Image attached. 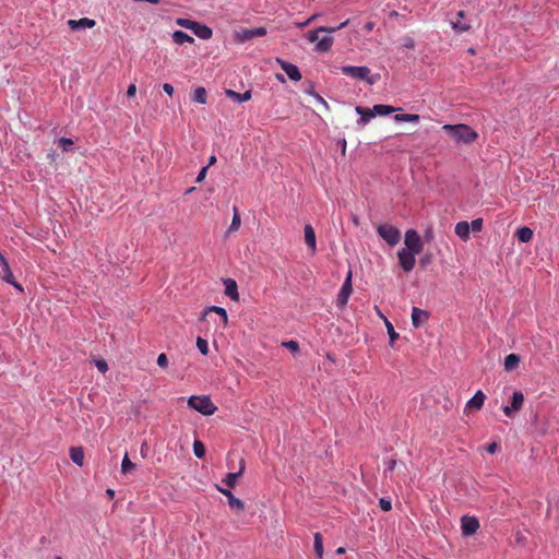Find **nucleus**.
<instances>
[{
	"label": "nucleus",
	"mask_w": 559,
	"mask_h": 559,
	"mask_svg": "<svg viewBox=\"0 0 559 559\" xmlns=\"http://www.w3.org/2000/svg\"><path fill=\"white\" fill-rule=\"evenodd\" d=\"M348 22L349 21L346 20L345 22L341 23L336 27L320 26V27L316 28L314 31L309 32L307 34V39L310 43H316L314 50L317 52H320V53L328 52L331 50L333 43H334V38L330 34L345 27L348 24Z\"/></svg>",
	"instance_id": "obj_1"
},
{
	"label": "nucleus",
	"mask_w": 559,
	"mask_h": 559,
	"mask_svg": "<svg viewBox=\"0 0 559 559\" xmlns=\"http://www.w3.org/2000/svg\"><path fill=\"white\" fill-rule=\"evenodd\" d=\"M442 129L456 142L465 144H471L478 138L477 132L467 124H444Z\"/></svg>",
	"instance_id": "obj_2"
},
{
	"label": "nucleus",
	"mask_w": 559,
	"mask_h": 559,
	"mask_svg": "<svg viewBox=\"0 0 559 559\" xmlns=\"http://www.w3.org/2000/svg\"><path fill=\"white\" fill-rule=\"evenodd\" d=\"M188 406L204 416L213 415L217 407L207 395H192L188 400Z\"/></svg>",
	"instance_id": "obj_3"
},
{
	"label": "nucleus",
	"mask_w": 559,
	"mask_h": 559,
	"mask_svg": "<svg viewBox=\"0 0 559 559\" xmlns=\"http://www.w3.org/2000/svg\"><path fill=\"white\" fill-rule=\"evenodd\" d=\"M378 234L384 239L390 246H395L401 240L400 230L389 224H383L378 226Z\"/></svg>",
	"instance_id": "obj_4"
},
{
	"label": "nucleus",
	"mask_w": 559,
	"mask_h": 559,
	"mask_svg": "<svg viewBox=\"0 0 559 559\" xmlns=\"http://www.w3.org/2000/svg\"><path fill=\"white\" fill-rule=\"evenodd\" d=\"M341 72L346 76L357 80H367L370 84L373 83V81L368 79L370 73V69L368 67L343 66L341 68Z\"/></svg>",
	"instance_id": "obj_5"
},
{
	"label": "nucleus",
	"mask_w": 559,
	"mask_h": 559,
	"mask_svg": "<svg viewBox=\"0 0 559 559\" xmlns=\"http://www.w3.org/2000/svg\"><path fill=\"white\" fill-rule=\"evenodd\" d=\"M405 246L406 250L413 251L417 254H419L423 249L424 245L421 241V238L419 234L415 229H408L405 234Z\"/></svg>",
	"instance_id": "obj_6"
},
{
	"label": "nucleus",
	"mask_w": 559,
	"mask_h": 559,
	"mask_svg": "<svg viewBox=\"0 0 559 559\" xmlns=\"http://www.w3.org/2000/svg\"><path fill=\"white\" fill-rule=\"evenodd\" d=\"M353 293L352 286V271L348 272L336 298V305L338 308H344L349 299V296Z\"/></svg>",
	"instance_id": "obj_7"
},
{
	"label": "nucleus",
	"mask_w": 559,
	"mask_h": 559,
	"mask_svg": "<svg viewBox=\"0 0 559 559\" xmlns=\"http://www.w3.org/2000/svg\"><path fill=\"white\" fill-rule=\"evenodd\" d=\"M416 254L417 253L406 250L404 248L399 250L397 257H399L400 265L402 266V269L405 272H411L414 269L415 263H416V259H415Z\"/></svg>",
	"instance_id": "obj_8"
},
{
	"label": "nucleus",
	"mask_w": 559,
	"mask_h": 559,
	"mask_svg": "<svg viewBox=\"0 0 559 559\" xmlns=\"http://www.w3.org/2000/svg\"><path fill=\"white\" fill-rule=\"evenodd\" d=\"M0 265L2 266V272L0 274V277L4 282L13 285L15 288H17L19 290L22 292L23 290L22 286L14 281V276H13V273H12V271L10 269V265H9L7 259L3 257V254L1 252H0Z\"/></svg>",
	"instance_id": "obj_9"
},
{
	"label": "nucleus",
	"mask_w": 559,
	"mask_h": 559,
	"mask_svg": "<svg viewBox=\"0 0 559 559\" xmlns=\"http://www.w3.org/2000/svg\"><path fill=\"white\" fill-rule=\"evenodd\" d=\"M479 528V521L475 516H463L461 519V530L464 536H471Z\"/></svg>",
	"instance_id": "obj_10"
},
{
	"label": "nucleus",
	"mask_w": 559,
	"mask_h": 559,
	"mask_svg": "<svg viewBox=\"0 0 559 559\" xmlns=\"http://www.w3.org/2000/svg\"><path fill=\"white\" fill-rule=\"evenodd\" d=\"M276 61L292 81L298 82L301 80L302 76L297 66L289 63L285 60H282L280 58H277Z\"/></svg>",
	"instance_id": "obj_11"
},
{
	"label": "nucleus",
	"mask_w": 559,
	"mask_h": 559,
	"mask_svg": "<svg viewBox=\"0 0 559 559\" xmlns=\"http://www.w3.org/2000/svg\"><path fill=\"white\" fill-rule=\"evenodd\" d=\"M216 488L227 498L228 504L233 510H236L237 512L243 511L245 503L239 498H236L229 489H225L218 485Z\"/></svg>",
	"instance_id": "obj_12"
},
{
	"label": "nucleus",
	"mask_w": 559,
	"mask_h": 559,
	"mask_svg": "<svg viewBox=\"0 0 559 559\" xmlns=\"http://www.w3.org/2000/svg\"><path fill=\"white\" fill-rule=\"evenodd\" d=\"M265 27H257V28H245L240 33L237 34L238 38L241 41L250 40L254 37H262L266 35Z\"/></svg>",
	"instance_id": "obj_13"
},
{
	"label": "nucleus",
	"mask_w": 559,
	"mask_h": 559,
	"mask_svg": "<svg viewBox=\"0 0 559 559\" xmlns=\"http://www.w3.org/2000/svg\"><path fill=\"white\" fill-rule=\"evenodd\" d=\"M429 319V313L426 310H423L417 307H413L412 309V324L415 329H418L423 324H425Z\"/></svg>",
	"instance_id": "obj_14"
},
{
	"label": "nucleus",
	"mask_w": 559,
	"mask_h": 559,
	"mask_svg": "<svg viewBox=\"0 0 559 559\" xmlns=\"http://www.w3.org/2000/svg\"><path fill=\"white\" fill-rule=\"evenodd\" d=\"M305 241L311 251V254H314L317 251L316 231L310 224L305 226Z\"/></svg>",
	"instance_id": "obj_15"
},
{
	"label": "nucleus",
	"mask_w": 559,
	"mask_h": 559,
	"mask_svg": "<svg viewBox=\"0 0 559 559\" xmlns=\"http://www.w3.org/2000/svg\"><path fill=\"white\" fill-rule=\"evenodd\" d=\"M96 22L88 17H82L80 20H69L68 25L72 31H78L80 28H92L94 27Z\"/></svg>",
	"instance_id": "obj_16"
},
{
	"label": "nucleus",
	"mask_w": 559,
	"mask_h": 559,
	"mask_svg": "<svg viewBox=\"0 0 559 559\" xmlns=\"http://www.w3.org/2000/svg\"><path fill=\"white\" fill-rule=\"evenodd\" d=\"M356 112L360 116V118L357 120L358 124L365 126L367 124L372 118H374V111L370 108L356 106L355 108Z\"/></svg>",
	"instance_id": "obj_17"
},
{
	"label": "nucleus",
	"mask_w": 559,
	"mask_h": 559,
	"mask_svg": "<svg viewBox=\"0 0 559 559\" xmlns=\"http://www.w3.org/2000/svg\"><path fill=\"white\" fill-rule=\"evenodd\" d=\"M225 285V295L228 296L231 300L238 301V286L237 283L231 278L224 280Z\"/></svg>",
	"instance_id": "obj_18"
},
{
	"label": "nucleus",
	"mask_w": 559,
	"mask_h": 559,
	"mask_svg": "<svg viewBox=\"0 0 559 559\" xmlns=\"http://www.w3.org/2000/svg\"><path fill=\"white\" fill-rule=\"evenodd\" d=\"M195 36L201 39H210L213 35L212 29L205 24H201L195 22L193 28L191 29Z\"/></svg>",
	"instance_id": "obj_19"
},
{
	"label": "nucleus",
	"mask_w": 559,
	"mask_h": 559,
	"mask_svg": "<svg viewBox=\"0 0 559 559\" xmlns=\"http://www.w3.org/2000/svg\"><path fill=\"white\" fill-rule=\"evenodd\" d=\"M243 469H245V460L241 459L239 471L235 472V473L226 474L225 478L223 479V483L226 484L228 487H235L237 479L242 475Z\"/></svg>",
	"instance_id": "obj_20"
},
{
	"label": "nucleus",
	"mask_w": 559,
	"mask_h": 559,
	"mask_svg": "<svg viewBox=\"0 0 559 559\" xmlns=\"http://www.w3.org/2000/svg\"><path fill=\"white\" fill-rule=\"evenodd\" d=\"M226 96L237 103H245L251 99V91H246L245 93H238L233 90L225 91Z\"/></svg>",
	"instance_id": "obj_21"
},
{
	"label": "nucleus",
	"mask_w": 559,
	"mask_h": 559,
	"mask_svg": "<svg viewBox=\"0 0 559 559\" xmlns=\"http://www.w3.org/2000/svg\"><path fill=\"white\" fill-rule=\"evenodd\" d=\"M485 394L483 393V391L478 390L474 396L467 402L466 404V407H468L469 409H480L484 405V402H485Z\"/></svg>",
	"instance_id": "obj_22"
},
{
	"label": "nucleus",
	"mask_w": 559,
	"mask_h": 559,
	"mask_svg": "<svg viewBox=\"0 0 559 559\" xmlns=\"http://www.w3.org/2000/svg\"><path fill=\"white\" fill-rule=\"evenodd\" d=\"M456 16H457V19L455 21L451 22V25H452L453 29L456 31L457 33H463V32L469 31L471 29V25L467 24V23H464L462 21L464 19V16H465L464 11H459Z\"/></svg>",
	"instance_id": "obj_23"
},
{
	"label": "nucleus",
	"mask_w": 559,
	"mask_h": 559,
	"mask_svg": "<svg viewBox=\"0 0 559 559\" xmlns=\"http://www.w3.org/2000/svg\"><path fill=\"white\" fill-rule=\"evenodd\" d=\"M455 234L462 239V240H467L469 238V234H471V227H469V224L467 222H459L456 225H455Z\"/></svg>",
	"instance_id": "obj_24"
},
{
	"label": "nucleus",
	"mask_w": 559,
	"mask_h": 559,
	"mask_svg": "<svg viewBox=\"0 0 559 559\" xmlns=\"http://www.w3.org/2000/svg\"><path fill=\"white\" fill-rule=\"evenodd\" d=\"M70 457L79 466L84 464V451L81 447H73L70 449Z\"/></svg>",
	"instance_id": "obj_25"
},
{
	"label": "nucleus",
	"mask_w": 559,
	"mask_h": 559,
	"mask_svg": "<svg viewBox=\"0 0 559 559\" xmlns=\"http://www.w3.org/2000/svg\"><path fill=\"white\" fill-rule=\"evenodd\" d=\"M209 312H215L216 314H218L222 318L223 326L225 328L227 325L228 316L224 308L218 306H211L204 310L203 314L206 316Z\"/></svg>",
	"instance_id": "obj_26"
},
{
	"label": "nucleus",
	"mask_w": 559,
	"mask_h": 559,
	"mask_svg": "<svg viewBox=\"0 0 559 559\" xmlns=\"http://www.w3.org/2000/svg\"><path fill=\"white\" fill-rule=\"evenodd\" d=\"M519 364H520V356L516 354H509L504 358V370L512 371L515 368H518Z\"/></svg>",
	"instance_id": "obj_27"
},
{
	"label": "nucleus",
	"mask_w": 559,
	"mask_h": 559,
	"mask_svg": "<svg viewBox=\"0 0 559 559\" xmlns=\"http://www.w3.org/2000/svg\"><path fill=\"white\" fill-rule=\"evenodd\" d=\"M173 39L178 45H183L185 43L192 44L194 41V38L188 35L187 33L182 31H175L173 33Z\"/></svg>",
	"instance_id": "obj_28"
},
{
	"label": "nucleus",
	"mask_w": 559,
	"mask_h": 559,
	"mask_svg": "<svg viewBox=\"0 0 559 559\" xmlns=\"http://www.w3.org/2000/svg\"><path fill=\"white\" fill-rule=\"evenodd\" d=\"M191 99L198 104H206V90L202 86L197 87L191 95Z\"/></svg>",
	"instance_id": "obj_29"
},
{
	"label": "nucleus",
	"mask_w": 559,
	"mask_h": 559,
	"mask_svg": "<svg viewBox=\"0 0 559 559\" xmlns=\"http://www.w3.org/2000/svg\"><path fill=\"white\" fill-rule=\"evenodd\" d=\"M516 238L519 239V241L521 242H528L533 239V230L528 227H520L518 230H516Z\"/></svg>",
	"instance_id": "obj_30"
},
{
	"label": "nucleus",
	"mask_w": 559,
	"mask_h": 559,
	"mask_svg": "<svg viewBox=\"0 0 559 559\" xmlns=\"http://www.w3.org/2000/svg\"><path fill=\"white\" fill-rule=\"evenodd\" d=\"M240 225H241L240 214L238 212V209L234 207V215H233L231 224L229 225L228 229L226 230V236L229 235L230 233L237 231L239 229Z\"/></svg>",
	"instance_id": "obj_31"
},
{
	"label": "nucleus",
	"mask_w": 559,
	"mask_h": 559,
	"mask_svg": "<svg viewBox=\"0 0 559 559\" xmlns=\"http://www.w3.org/2000/svg\"><path fill=\"white\" fill-rule=\"evenodd\" d=\"M524 404V395L522 392L516 391L512 394L511 406L513 409L519 412Z\"/></svg>",
	"instance_id": "obj_32"
},
{
	"label": "nucleus",
	"mask_w": 559,
	"mask_h": 559,
	"mask_svg": "<svg viewBox=\"0 0 559 559\" xmlns=\"http://www.w3.org/2000/svg\"><path fill=\"white\" fill-rule=\"evenodd\" d=\"M394 119L400 122H418L419 116L414 114H397Z\"/></svg>",
	"instance_id": "obj_33"
},
{
	"label": "nucleus",
	"mask_w": 559,
	"mask_h": 559,
	"mask_svg": "<svg viewBox=\"0 0 559 559\" xmlns=\"http://www.w3.org/2000/svg\"><path fill=\"white\" fill-rule=\"evenodd\" d=\"M384 325L390 337V346H393L394 342L399 338L400 335L395 332L393 324L386 318H384Z\"/></svg>",
	"instance_id": "obj_34"
},
{
	"label": "nucleus",
	"mask_w": 559,
	"mask_h": 559,
	"mask_svg": "<svg viewBox=\"0 0 559 559\" xmlns=\"http://www.w3.org/2000/svg\"><path fill=\"white\" fill-rule=\"evenodd\" d=\"M371 110L374 111V116L376 115L385 116V115L393 112L395 109H394V107L389 106V105H374Z\"/></svg>",
	"instance_id": "obj_35"
},
{
	"label": "nucleus",
	"mask_w": 559,
	"mask_h": 559,
	"mask_svg": "<svg viewBox=\"0 0 559 559\" xmlns=\"http://www.w3.org/2000/svg\"><path fill=\"white\" fill-rule=\"evenodd\" d=\"M314 551L319 558L323 556V539L320 533L314 534Z\"/></svg>",
	"instance_id": "obj_36"
},
{
	"label": "nucleus",
	"mask_w": 559,
	"mask_h": 559,
	"mask_svg": "<svg viewBox=\"0 0 559 559\" xmlns=\"http://www.w3.org/2000/svg\"><path fill=\"white\" fill-rule=\"evenodd\" d=\"M193 453L198 459H202L205 455V445L200 440H194L193 442Z\"/></svg>",
	"instance_id": "obj_37"
},
{
	"label": "nucleus",
	"mask_w": 559,
	"mask_h": 559,
	"mask_svg": "<svg viewBox=\"0 0 559 559\" xmlns=\"http://www.w3.org/2000/svg\"><path fill=\"white\" fill-rule=\"evenodd\" d=\"M134 467H135V465L130 461L128 454H126L123 456V460L121 463V472L123 474H127V473L131 472Z\"/></svg>",
	"instance_id": "obj_38"
},
{
	"label": "nucleus",
	"mask_w": 559,
	"mask_h": 559,
	"mask_svg": "<svg viewBox=\"0 0 559 559\" xmlns=\"http://www.w3.org/2000/svg\"><path fill=\"white\" fill-rule=\"evenodd\" d=\"M197 347L198 349L203 354V355H207L209 353V344H207V341L202 338V337H198L197 338Z\"/></svg>",
	"instance_id": "obj_39"
},
{
	"label": "nucleus",
	"mask_w": 559,
	"mask_h": 559,
	"mask_svg": "<svg viewBox=\"0 0 559 559\" xmlns=\"http://www.w3.org/2000/svg\"><path fill=\"white\" fill-rule=\"evenodd\" d=\"M73 141L69 138H60L59 139V145L64 152H69L72 150Z\"/></svg>",
	"instance_id": "obj_40"
},
{
	"label": "nucleus",
	"mask_w": 559,
	"mask_h": 559,
	"mask_svg": "<svg viewBox=\"0 0 559 559\" xmlns=\"http://www.w3.org/2000/svg\"><path fill=\"white\" fill-rule=\"evenodd\" d=\"M282 345L293 353H297L299 350L298 342L293 341V340L283 342Z\"/></svg>",
	"instance_id": "obj_41"
},
{
	"label": "nucleus",
	"mask_w": 559,
	"mask_h": 559,
	"mask_svg": "<svg viewBox=\"0 0 559 559\" xmlns=\"http://www.w3.org/2000/svg\"><path fill=\"white\" fill-rule=\"evenodd\" d=\"M176 23L177 25L191 31L195 22L188 19H178Z\"/></svg>",
	"instance_id": "obj_42"
},
{
	"label": "nucleus",
	"mask_w": 559,
	"mask_h": 559,
	"mask_svg": "<svg viewBox=\"0 0 559 559\" xmlns=\"http://www.w3.org/2000/svg\"><path fill=\"white\" fill-rule=\"evenodd\" d=\"M469 227L473 231H480L483 228V219L481 218L473 219L472 223L469 224Z\"/></svg>",
	"instance_id": "obj_43"
},
{
	"label": "nucleus",
	"mask_w": 559,
	"mask_h": 559,
	"mask_svg": "<svg viewBox=\"0 0 559 559\" xmlns=\"http://www.w3.org/2000/svg\"><path fill=\"white\" fill-rule=\"evenodd\" d=\"M157 365L162 368H167L168 366V358H167V355L162 353L158 355L157 357Z\"/></svg>",
	"instance_id": "obj_44"
},
{
	"label": "nucleus",
	"mask_w": 559,
	"mask_h": 559,
	"mask_svg": "<svg viewBox=\"0 0 559 559\" xmlns=\"http://www.w3.org/2000/svg\"><path fill=\"white\" fill-rule=\"evenodd\" d=\"M95 365L102 373H105L108 370V365L104 359L97 360Z\"/></svg>",
	"instance_id": "obj_45"
},
{
	"label": "nucleus",
	"mask_w": 559,
	"mask_h": 559,
	"mask_svg": "<svg viewBox=\"0 0 559 559\" xmlns=\"http://www.w3.org/2000/svg\"><path fill=\"white\" fill-rule=\"evenodd\" d=\"M209 166H204L198 174L195 181L202 182L207 174Z\"/></svg>",
	"instance_id": "obj_46"
},
{
	"label": "nucleus",
	"mask_w": 559,
	"mask_h": 559,
	"mask_svg": "<svg viewBox=\"0 0 559 559\" xmlns=\"http://www.w3.org/2000/svg\"><path fill=\"white\" fill-rule=\"evenodd\" d=\"M380 508L383 510V511H390L392 509V504H391V501L386 500V499H380Z\"/></svg>",
	"instance_id": "obj_47"
},
{
	"label": "nucleus",
	"mask_w": 559,
	"mask_h": 559,
	"mask_svg": "<svg viewBox=\"0 0 559 559\" xmlns=\"http://www.w3.org/2000/svg\"><path fill=\"white\" fill-rule=\"evenodd\" d=\"M502 411L504 413L506 416L508 417H513L514 413L516 412L515 409L512 408V406L510 405H506L502 407Z\"/></svg>",
	"instance_id": "obj_48"
},
{
	"label": "nucleus",
	"mask_w": 559,
	"mask_h": 559,
	"mask_svg": "<svg viewBox=\"0 0 559 559\" xmlns=\"http://www.w3.org/2000/svg\"><path fill=\"white\" fill-rule=\"evenodd\" d=\"M396 466V460L394 459H390L388 462H386V469H385V473L388 472H393V469L395 468Z\"/></svg>",
	"instance_id": "obj_49"
},
{
	"label": "nucleus",
	"mask_w": 559,
	"mask_h": 559,
	"mask_svg": "<svg viewBox=\"0 0 559 559\" xmlns=\"http://www.w3.org/2000/svg\"><path fill=\"white\" fill-rule=\"evenodd\" d=\"M136 94V86L135 84H130L127 90V96L133 97Z\"/></svg>",
	"instance_id": "obj_50"
},
{
	"label": "nucleus",
	"mask_w": 559,
	"mask_h": 559,
	"mask_svg": "<svg viewBox=\"0 0 559 559\" xmlns=\"http://www.w3.org/2000/svg\"><path fill=\"white\" fill-rule=\"evenodd\" d=\"M163 90H164V92H165L166 94H168L169 96H171V95L174 94V87H173V85H171V84H169V83H165V84L163 85Z\"/></svg>",
	"instance_id": "obj_51"
},
{
	"label": "nucleus",
	"mask_w": 559,
	"mask_h": 559,
	"mask_svg": "<svg viewBox=\"0 0 559 559\" xmlns=\"http://www.w3.org/2000/svg\"><path fill=\"white\" fill-rule=\"evenodd\" d=\"M497 448H498V444L492 442V443L488 444L487 451L492 454L496 452Z\"/></svg>",
	"instance_id": "obj_52"
},
{
	"label": "nucleus",
	"mask_w": 559,
	"mask_h": 559,
	"mask_svg": "<svg viewBox=\"0 0 559 559\" xmlns=\"http://www.w3.org/2000/svg\"><path fill=\"white\" fill-rule=\"evenodd\" d=\"M216 160H217V159H216V156L212 155V156L210 157L209 163H207V165H206V166H209V167H210V166L214 165V164L216 163Z\"/></svg>",
	"instance_id": "obj_53"
},
{
	"label": "nucleus",
	"mask_w": 559,
	"mask_h": 559,
	"mask_svg": "<svg viewBox=\"0 0 559 559\" xmlns=\"http://www.w3.org/2000/svg\"><path fill=\"white\" fill-rule=\"evenodd\" d=\"M314 19H316V15H312L305 23L300 24L299 26H306V25L310 24Z\"/></svg>",
	"instance_id": "obj_54"
},
{
	"label": "nucleus",
	"mask_w": 559,
	"mask_h": 559,
	"mask_svg": "<svg viewBox=\"0 0 559 559\" xmlns=\"http://www.w3.org/2000/svg\"><path fill=\"white\" fill-rule=\"evenodd\" d=\"M374 310H376L377 314H378L381 319H383V320H384V318H385V317H384V314L381 312V310L379 309V307H378V306H374Z\"/></svg>",
	"instance_id": "obj_55"
},
{
	"label": "nucleus",
	"mask_w": 559,
	"mask_h": 559,
	"mask_svg": "<svg viewBox=\"0 0 559 559\" xmlns=\"http://www.w3.org/2000/svg\"><path fill=\"white\" fill-rule=\"evenodd\" d=\"M341 148H342V154L345 155V153H346V141L345 140L342 141Z\"/></svg>",
	"instance_id": "obj_56"
},
{
	"label": "nucleus",
	"mask_w": 559,
	"mask_h": 559,
	"mask_svg": "<svg viewBox=\"0 0 559 559\" xmlns=\"http://www.w3.org/2000/svg\"><path fill=\"white\" fill-rule=\"evenodd\" d=\"M276 79H277L280 82H282V83H284V82H285V78H284V75H283V74H281V73H277V74H276Z\"/></svg>",
	"instance_id": "obj_57"
},
{
	"label": "nucleus",
	"mask_w": 559,
	"mask_h": 559,
	"mask_svg": "<svg viewBox=\"0 0 559 559\" xmlns=\"http://www.w3.org/2000/svg\"><path fill=\"white\" fill-rule=\"evenodd\" d=\"M336 554H338V555L345 554V548L344 547L337 548Z\"/></svg>",
	"instance_id": "obj_58"
},
{
	"label": "nucleus",
	"mask_w": 559,
	"mask_h": 559,
	"mask_svg": "<svg viewBox=\"0 0 559 559\" xmlns=\"http://www.w3.org/2000/svg\"><path fill=\"white\" fill-rule=\"evenodd\" d=\"M107 493H108L110 497H114L115 491H114L112 489H107Z\"/></svg>",
	"instance_id": "obj_59"
},
{
	"label": "nucleus",
	"mask_w": 559,
	"mask_h": 559,
	"mask_svg": "<svg viewBox=\"0 0 559 559\" xmlns=\"http://www.w3.org/2000/svg\"><path fill=\"white\" fill-rule=\"evenodd\" d=\"M55 559H61L60 557H56Z\"/></svg>",
	"instance_id": "obj_60"
}]
</instances>
